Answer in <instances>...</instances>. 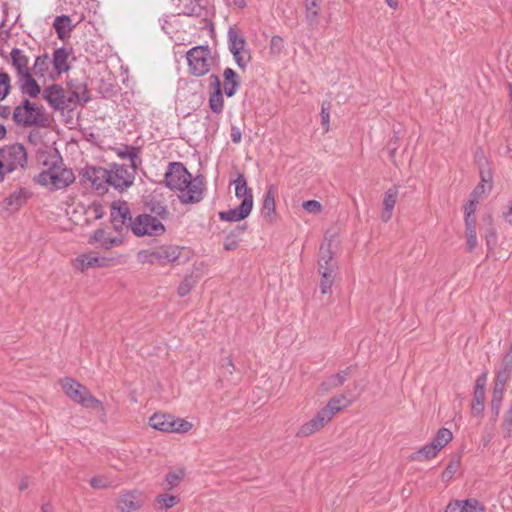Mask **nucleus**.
Returning a JSON list of instances; mask_svg holds the SVG:
<instances>
[{"mask_svg": "<svg viewBox=\"0 0 512 512\" xmlns=\"http://www.w3.org/2000/svg\"><path fill=\"white\" fill-rule=\"evenodd\" d=\"M487 381L486 374H482L476 379L475 392L485 391L484 387Z\"/></svg>", "mask_w": 512, "mask_h": 512, "instance_id": "nucleus-59", "label": "nucleus"}, {"mask_svg": "<svg viewBox=\"0 0 512 512\" xmlns=\"http://www.w3.org/2000/svg\"><path fill=\"white\" fill-rule=\"evenodd\" d=\"M176 7L178 14L186 16H201L203 12V6L199 0H176Z\"/></svg>", "mask_w": 512, "mask_h": 512, "instance_id": "nucleus-26", "label": "nucleus"}, {"mask_svg": "<svg viewBox=\"0 0 512 512\" xmlns=\"http://www.w3.org/2000/svg\"><path fill=\"white\" fill-rule=\"evenodd\" d=\"M460 466L459 460L451 461L441 475L443 482H449L455 473L458 471Z\"/></svg>", "mask_w": 512, "mask_h": 512, "instance_id": "nucleus-48", "label": "nucleus"}, {"mask_svg": "<svg viewBox=\"0 0 512 512\" xmlns=\"http://www.w3.org/2000/svg\"><path fill=\"white\" fill-rule=\"evenodd\" d=\"M67 92L69 93L71 105L81 102L86 103L89 100L87 87L83 83L70 81Z\"/></svg>", "mask_w": 512, "mask_h": 512, "instance_id": "nucleus-21", "label": "nucleus"}, {"mask_svg": "<svg viewBox=\"0 0 512 512\" xmlns=\"http://www.w3.org/2000/svg\"><path fill=\"white\" fill-rule=\"evenodd\" d=\"M188 71L196 77L206 75L211 68L212 58L208 46H195L186 53Z\"/></svg>", "mask_w": 512, "mask_h": 512, "instance_id": "nucleus-6", "label": "nucleus"}, {"mask_svg": "<svg viewBox=\"0 0 512 512\" xmlns=\"http://www.w3.org/2000/svg\"><path fill=\"white\" fill-rule=\"evenodd\" d=\"M302 207L305 211L311 214H319L322 211V205L317 200H308L303 202Z\"/></svg>", "mask_w": 512, "mask_h": 512, "instance_id": "nucleus-53", "label": "nucleus"}, {"mask_svg": "<svg viewBox=\"0 0 512 512\" xmlns=\"http://www.w3.org/2000/svg\"><path fill=\"white\" fill-rule=\"evenodd\" d=\"M224 88L223 93L227 97H232L236 94L240 87V78L238 74L231 68H226L223 72Z\"/></svg>", "mask_w": 512, "mask_h": 512, "instance_id": "nucleus-22", "label": "nucleus"}, {"mask_svg": "<svg viewBox=\"0 0 512 512\" xmlns=\"http://www.w3.org/2000/svg\"><path fill=\"white\" fill-rule=\"evenodd\" d=\"M332 252L330 250V243L321 244L319 251L318 270H333L332 265Z\"/></svg>", "mask_w": 512, "mask_h": 512, "instance_id": "nucleus-33", "label": "nucleus"}, {"mask_svg": "<svg viewBox=\"0 0 512 512\" xmlns=\"http://www.w3.org/2000/svg\"><path fill=\"white\" fill-rule=\"evenodd\" d=\"M476 202H477V199L475 198H472L469 200V202L466 204L465 206V216H472L474 215L475 211H476Z\"/></svg>", "mask_w": 512, "mask_h": 512, "instance_id": "nucleus-58", "label": "nucleus"}, {"mask_svg": "<svg viewBox=\"0 0 512 512\" xmlns=\"http://www.w3.org/2000/svg\"><path fill=\"white\" fill-rule=\"evenodd\" d=\"M502 431L505 437L512 436V413L507 411L504 417V421L502 423Z\"/></svg>", "mask_w": 512, "mask_h": 512, "instance_id": "nucleus-55", "label": "nucleus"}, {"mask_svg": "<svg viewBox=\"0 0 512 512\" xmlns=\"http://www.w3.org/2000/svg\"><path fill=\"white\" fill-rule=\"evenodd\" d=\"M28 163L26 148L15 143L6 145L0 149V182L6 174L12 173L18 169H25Z\"/></svg>", "mask_w": 512, "mask_h": 512, "instance_id": "nucleus-2", "label": "nucleus"}, {"mask_svg": "<svg viewBox=\"0 0 512 512\" xmlns=\"http://www.w3.org/2000/svg\"><path fill=\"white\" fill-rule=\"evenodd\" d=\"M445 512H485V507L475 498L452 500L446 506Z\"/></svg>", "mask_w": 512, "mask_h": 512, "instance_id": "nucleus-16", "label": "nucleus"}, {"mask_svg": "<svg viewBox=\"0 0 512 512\" xmlns=\"http://www.w3.org/2000/svg\"><path fill=\"white\" fill-rule=\"evenodd\" d=\"M504 391H505V385L494 383L492 400H491V408L496 416H498L500 408H501Z\"/></svg>", "mask_w": 512, "mask_h": 512, "instance_id": "nucleus-39", "label": "nucleus"}, {"mask_svg": "<svg viewBox=\"0 0 512 512\" xmlns=\"http://www.w3.org/2000/svg\"><path fill=\"white\" fill-rule=\"evenodd\" d=\"M209 108L215 114L222 113L224 109V98L222 90L213 91L209 97Z\"/></svg>", "mask_w": 512, "mask_h": 512, "instance_id": "nucleus-42", "label": "nucleus"}, {"mask_svg": "<svg viewBox=\"0 0 512 512\" xmlns=\"http://www.w3.org/2000/svg\"><path fill=\"white\" fill-rule=\"evenodd\" d=\"M352 370V367H347L346 369L331 376L327 383L321 384L319 390L324 393L328 391L329 387H339L343 385L345 381L350 377Z\"/></svg>", "mask_w": 512, "mask_h": 512, "instance_id": "nucleus-30", "label": "nucleus"}, {"mask_svg": "<svg viewBox=\"0 0 512 512\" xmlns=\"http://www.w3.org/2000/svg\"><path fill=\"white\" fill-rule=\"evenodd\" d=\"M30 196L31 193L29 190L26 188H19L3 200V209L10 213L15 212L19 210L23 204H25Z\"/></svg>", "mask_w": 512, "mask_h": 512, "instance_id": "nucleus-17", "label": "nucleus"}, {"mask_svg": "<svg viewBox=\"0 0 512 512\" xmlns=\"http://www.w3.org/2000/svg\"><path fill=\"white\" fill-rule=\"evenodd\" d=\"M198 277H194L193 275L186 276L178 286L177 293L180 297H184L192 290V288L197 284Z\"/></svg>", "mask_w": 512, "mask_h": 512, "instance_id": "nucleus-45", "label": "nucleus"}, {"mask_svg": "<svg viewBox=\"0 0 512 512\" xmlns=\"http://www.w3.org/2000/svg\"><path fill=\"white\" fill-rule=\"evenodd\" d=\"M82 179L89 183L98 194H104L110 186L107 168L86 167L82 171Z\"/></svg>", "mask_w": 512, "mask_h": 512, "instance_id": "nucleus-12", "label": "nucleus"}, {"mask_svg": "<svg viewBox=\"0 0 512 512\" xmlns=\"http://www.w3.org/2000/svg\"><path fill=\"white\" fill-rule=\"evenodd\" d=\"M111 483L112 482L107 477L102 475H98L90 479V485L94 489L107 488L111 485Z\"/></svg>", "mask_w": 512, "mask_h": 512, "instance_id": "nucleus-52", "label": "nucleus"}, {"mask_svg": "<svg viewBox=\"0 0 512 512\" xmlns=\"http://www.w3.org/2000/svg\"><path fill=\"white\" fill-rule=\"evenodd\" d=\"M251 211L250 201L241 202V204L234 209L219 212V218L227 222H237L247 218Z\"/></svg>", "mask_w": 512, "mask_h": 512, "instance_id": "nucleus-18", "label": "nucleus"}, {"mask_svg": "<svg viewBox=\"0 0 512 512\" xmlns=\"http://www.w3.org/2000/svg\"><path fill=\"white\" fill-rule=\"evenodd\" d=\"M69 56H70L69 51L64 47L58 48L54 51L52 64H53L55 71L58 74L67 72L70 69V66L68 64Z\"/></svg>", "mask_w": 512, "mask_h": 512, "instance_id": "nucleus-27", "label": "nucleus"}, {"mask_svg": "<svg viewBox=\"0 0 512 512\" xmlns=\"http://www.w3.org/2000/svg\"><path fill=\"white\" fill-rule=\"evenodd\" d=\"M320 0H306V20L310 26L318 23L319 3Z\"/></svg>", "mask_w": 512, "mask_h": 512, "instance_id": "nucleus-38", "label": "nucleus"}, {"mask_svg": "<svg viewBox=\"0 0 512 512\" xmlns=\"http://www.w3.org/2000/svg\"><path fill=\"white\" fill-rule=\"evenodd\" d=\"M51 63L52 61L50 60L47 54L38 56L35 59V63L33 66L35 74L37 76H44L45 72L48 71Z\"/></svg>", "mask_w": 512, "mask_h": 512, "instance_id": "nucleus-44", "label": "nucleus"}, {"mask_svg": "<svg viewBox=\"0 0 512 512\" xmlns=\"http://www.w3.org/2000/svg\"><path fill=\"white\" fill-rule=\"evenodd\" d=\"M130 207L125 201H115L111 205V221L115 230L121 232L124 227L131 229L133 225Z\"/></svg>", "mask_w": 512, "mask_h": 512, "instance_id": "nucleus-14", "label": "nucleus"}, {"mask_svg": "<svg viewBox=\"0 0 512 512\" xmlns=\"http://www.w3.org/2000/svg\"><path fill=\"white\" fill-rule=\"evenodd\" d=\"M143 504L142 493L138 490L129 491L119 497L117 508L121 512H132L139 509Z\"/></svg>", "mask_w": 512, "mask_h": 512, "instance_id": "nucleus-15", "label": "nucleus"}, {"mask_svg": "<svg viewBox=\"0 0 512 512\" xmlns=\"http://www.w3.org/2000/svg\"><path fill=\"white\" fill-rule=\"evenodd\" d=\"M232 184L235 187V196L237 198H243L242 202L250 201V206L253 208V193L252 189L247 185L245 176L242 173L238 174Z\"/></svg>", "mask_w": 512, "mask_h": 512, "instance_id": "nucleus-24", "label": "nucleus"}, {"mask_svg": "<svg viewBox=\"0 0 512 512\" xmlns=\"http://www.w3.org/2000/svg\"><path fill=\"white\" fill-rule=\"evenodd\" d=\"M97 266H100V259L93 254H82L75 260V267L82 271L87 268Z\"/></svg>", "mask_w": 512, "mask_h": 512, "instance_id": "nucleus-37", "label": "nucleus"}, {"mask_svg": "<svg viewBox=\"0 0 512 512\" xmlns=\"http://www.w3.org/2000/svg\"><path fill=\"white\" fill-rule=\"evenodd\" d=\"M117 155L120 158L128 159L130 161L129 167L137 168L141 163L138 150L133 146H124L123 148H119L117 150Z\"/></svg>", "mask_w": 512, "mask_h": 512, "instance_id": "nucleus-34", "label": "nucleus"}, {"mask_svg": "<svg viewBox=\"0 0 512 512\" xmlns=\"http://www.w3.org/2000/svg\"><path fill=\"white\" fill-rule=\"evenodd\" d=\"M321 275L320 280V290L322 294H326L330 291L334 278H333V270H318Z\"/></svg>", "mask_w": 512, "mask_h": 512, "instance_id": "nucleus-46", "label": "nucleus"}, {"mask_svg": "<svg viewBox=\"0 0 512 512\" xmlns=\"http://www.w3.org/2000/svg\"><path fill=\"white\" fill-rule=\"evenodd\" d=\"M165 183L170 189L179 192L178 198L183 204H194L203 199V178L200 176L192 178L186 167L180 162L169 164L165 172Z\"/></svg>", "mask_w": 512, "mask_h": 512, "instance_id": "nucleus-1", "label": "nucleus"}, {"mask_svg": "<svg viewBox=\"0 0 512 512\" xmlns=\"http://www.w3.org/2000/svg\"><path fill=\"white\" fill-rule=\"evenodd\" d=\"M466 243H467V251L471 252L473 249L477 246V236H466Z\"/></svg>", "mask_w": 512, "mask_h": 512, "instance_id": "nucleus-61", "label": "nucleus"}, {"mask_svg": "<svg viewBox=\"0 0 512 512\" xmlns=\"http://www.w3.org/2000/svg\"><path fill=\"white\" fill-rule=\"evenodd\" d=\"M229 50L232 53L239 68L244 69L251 60L247 49V42L239 31L233 27L228 30Z\"/></svg>", "mask_w": 512, "mask_h": 512, "instance_id": "nucleus-9", "label": "nucleus"}, {"mask_svg": "<svg viewBox=\"0 0 512 512\" xmlns=\"http://www.w3.org/2000/svg\"><path fill=\"white\" fill-rule=\"evenodd\" d=\"M53 27L59 39L64 40L69 37L72 30L71 19L69 16H57L53 21Z\"/></svg>", "mask_w": 512, "mask_h": 512, "instance_id": "nucleus-29", "label": "nucleus"}, {"mask_svg": "<svg viewBox=\"0 0 512 512\" xmlns=\"http://www.w3.org/2000/svg\"><path fill=\"white\" fill-rule=\"evenodd\" d=\"M90 242L98 243L102 248L110 249L114 246H118L121 243V240L110 236L103 229H97L92 235Z\"/></svg>", "mask_w": 512, "mask_h": 512, "instance_id": "nucleus-28", "label": "nucleus"}, {"mask_svg": "<svg viewBox=\"0 0 512 512\" xmlns=\"http://www.w3.org/2000/svg\"><path fill=\"white\" fill-rule=\"evenodd\" d=\"M184 251V247L174 245L161 246L153 250L140 251L137 259L142 264L165 266L176 262Z\"/></svg>", "mask_w": 512, "mask_h": 512, "instance_id": "nucleus-4", "label": "nucleus"}, {"mask_svg": "<svg viewBox=\"0 0 512 512\" xmlns=\"http://www.w3.org/2000/svg\"><path fill=\"white\" fill-rule=\"evenodd\" d=\"M230 137L233 143L238 144L242 139V132L237 126H232L230 131Z\"/></svg>", "mask_w": 512, "mask_h": 512, "instance_id": "nucleus-57", "label": "nucleus"}, {"mask_svg": "<svg viewBox=\"0 0 512 512\" xmlns=\"http://www.w3.org/2000/svg\"><path fill=\"white\" fill-rule=\"evenodd\" d=\"M511 370L500 367L499 371L497 372L495 383L506 385L507 381L510 378Z\"/></svg>", "mask_w": 512, "mask_h": 512, "instance_id": "nucleus-56", "label": "nucleus"}, {"mask_svg": "<svg viewBox=\"0 0 512 512\" xmlns=\"http://www.w3.org/2000/svg\"><path fill=\"white\" fill-rule=\"evenodd\" d=\"M149 209L159 218L165 219L168 216L167 207L160 202L151 201L149 204Z\"/></svg>", "mask_w": 512, "mask_h": 512, "instance_id": "nucleus-51", "label": "nucleus"}, {"mask_svg": "<svg viewBox=\"0 0 512 512\" xmlns=\"http://www.w3.org/2000/svg\"><path fill=\"white\" fill-rule=\"evenodd\" d=\"M62 388L65 394L74 402L86 408H96L104 412L101 401L96 399L88 389L71 378L62 380Z\"/></svg>", "mask_w": 512, "mask_h": 512, "instance_id": "nucleus-5", "label": "nucleus"}, {"mask_svg": "<svg viewBox=\"0 0 512 512\" xmlns=\"http://www.w3.org/2000/svg\"><path fill=\"white\" fill-rule=\"evenodd\" d=\"M10 92V76L5 73H0V101L5 99Z\"/></svg>", "mask_w": 512, "mask_h": 512, "instance_id": "nucleus-50", "label": "nucleus"}, {"mask_svg": "<svg viewBox=\"0 0 512 512\" xmlns=\"http://www.w3.org/2000/svg\"><path fill=\"white\" fill-rule=\"evenodd\" d=\"M149 425L153 429L166 433H187L193 426L189 421L164 413L152 415L149 419Z\"/></svg>", "mask_w": 512, "mask_h": 512, "instance_id": "nucleus-7", "label": "nucleus"}, {"mask_svg": "<svg viewBox=\"0 0 512 512\" xmlns=\"http://www.w3.org/2000/svg\"><path fill=\"white\" fill-rule=\"evenodd\" d=\"M223 369H225V372L232 374L234 371V364L230 358H227L225 362L222 365Z\"/></svg>", "mask_w": 512, "mask_h": 512, "instance_id": "nucleus-64", "label": "nucleus"}, {"mask_svg": "<svg viewBox=\"0 0 512 512\" xmlns=\"http://www.w3.org/2000/svg\"><path fill=\"white\" fill-rule=\"evenodd\" d=\"M245 226H238L233 232L227 235L224 241V249L227 251H231L237 248L238 246V236L243 234L245 231Z\"/></svg>", "mask_w": 512, "mask_h": 512, "instance_id": "nucleus-43", "label": "nucleus"}, {"mask_svg": "<svg viewBox=\"0 0 512 512\" xmlns=\"http://www.w3.org/2000/svg\"><path fill=\"white\" fill-rule=\"evenodd\" d=\"M275 211V193L273 187H270L264 196L262 204V214L265 217H270Z\"/></svg>", "mask_w": 512, "mask_h": 512, "instance_id": "nucleus-40", "label": "nucleus"}, {"mask_svg": "<svg viewBox=\"0 0 512 512\" xmlns=\"http://www.w3.org/2000/svg\"><path fill=\"white\" fill-rule=\"evenodd\" d=\"M130 230L137 237L160 236L165 232V226L156 217L140 214L133 220Z\"/></svg>", "mask_w": 512, "mask_h": 512, "instance_id": "nucleus-10", "label": "nucleus"}, {"mask_svg": "<svg viewBox=\"0 0 512 512\" xmlns=\"http://www.w3.org/2000/svg\"><path fill=\"white\" fill-rule=\"evenodd\" d=\"M185 476V471L183 469H177L174 471L168 472L164 477V489L172 490L175 487L179 486Z\"/></svg>", "mask_w": 512, "mask_h": 512, "instance_id": "nucleus-36", "label": "nucleus"}, {"mask_svg": "<svg viewBox=\"0 0 512 512\" xmlns=\"http://www.w3.org/2000/svg\"><path fill=\"white\" fill-rule=\"evenodd\" d=\"M18 84L21 92L29 97L35 98L40 92V86L32 77L31 73L18 77Z\"/></svg>", "mask_w": 512, "mask_h": 512, "instance_id": "nucleus-25", "label": "nucleus"}, {"mask_svg": "<svg viewBox=\"0 0 512 512\" xmlns=\"http://www.w3.org/2000/svg\"><path fill=\"white\" fill-rule=\"evenodd\" d=\"M10 55H11L12 66L17 71V77L31 73L30 68H29V58L24 53L23 50L18 49V48H13Z\"/></svg>", "mask_w": 512, "mask_h": 512, "instance_id": "nucleus-20", "label": "nucleus"}, {"mask_svg": "<svg viewBox=\"0 0 512 512\" xmlns=\"http://www.w3.org/2000/svg\"><path fill=\"white\" fill-rule=\"evenodd\" d=\"M501 367L512 370V353L511 352H507L505 354V356L502 359Z\"/></svg>", "mask_w": 512, "mask_h": 512, "instance_id": "nucleus-60", "label": "nucleus"}, {"mask_svg": "<svg viewBox=\"0 0 512 512\" xmlns=\"http://www.w3.org/2000/svg\"><path fill=\"white\" fill-rule=\"evenodd\" d=\"M328 422L329 420L324 415H322L321 411H319L315 417H313L310 421L306 422L299 428L297 436L307 437L319 431Z\"/></svg>", "mask_w": 512, "mask_h": 512, "instance_id": "nucleus-19", "label": "nucleus"}, {"mask_svg": "<svg viewBox=\"0 0 512 512\" xmlns=\"http://www.w3.org/2000/svg\"><path fill=\"white\" fill-rule=\"evenodd\" d=\"M453 438L452 432L447 428H440L431 441L439 450L443 449Z\"/></svg>", "mask_w": 512, "mask_h": 512, "instance_id": "nucleus-41", "label": "nucleus"}, {"mask_svg": "<svg viewBox=\"0 0 512 512\" xmlns=\"http://www.w3.org/2000/svg\"><path fill=\"white\" fill-rule=\"evenodd\" d=\"M14 120L23 126H44L47 121L44 110L31 103L28 99H24L20 106L14 110Z\"/></svg>", "mask_w": 512, "mask_h": 512, "instance_id": "nucleus-8", "label": "nucleus"}, {"mask_svg": "<svg viewBox=\"0 0 512 512\" xmlns=\"http://www.w3.org/2000/svg\"><path fill=\"white\" fill-rule=\"evenodd\" d=\"M74 180L75 176L72 170L63 167L62 162L59 164L54 163L36 177L38 184L54 190L66 188L73 183Z\"/></svg>", "mask_w": 512, "mask_h": 512, "instance_id": "nucleus-3", "label": "nucleus"}, {"mask_svg": "<svg viewBox=\"0 0 512 512\" xmlns=\"http://www.w3.org/2000/svg\"><path fill=\"white\" fill-rule=\"evenodd\" d=\"M440 450L432 442L425 445L411 456L412 460L415 461H426L434 458Z\"/></svg>", "mask_w": 512, "mask_h": 512, "instance_id": "nucleus-35", "label": "nucleus"}, {"mask_svg": "<svg viewBox=\"0 0 512 512\" xmlns=\"http://www.w3.org/2000/svg\"><path fill=\"white\" fill-rule=\"evenodd\" d=\"M137 168L128 167L123 164L113 163L107 169L109 173V185L119 191L130 187L135 179Z\"/></svg>", "mask_w": 512, "mask_h": 512, "instance_id": "nucleus-11", "label": "nucleus"}, {"mask_svg": "<svg viewBox=\"0 0 512 512\" xmlns=\"http://www.w3.org/2000/svg\"><path fill=\"white\" fill-rule=\"evenodd\" d=\"M485 391H474V398L472 403V411L475 414H481L484 410Z\"/></svg>", "mask_w": 512, "mask_h": 512, "instance_id": "nucleus-47", "label": "nucleus"}, {"mask_svg": "<svg viewBox=\"0 0 512 512\" xmlns=\"http://www.w3.org/2000/svg\"><path fill=\"white\" fill-rule=\"evenodd\" d=\"M504 220L512 225V199L509 201L507 211L503 212Z\"/></svg>", "mask_w": 512, "mask_h": 512, "instance_id": "nucleus-62", "label": "nucleus"}, {"mask_svg": "<svg viewBox=\"0 0 512 512\" xmlns=\"http://www.w3.org/2000/svg\"><path fill=\"white\" fill-rule=\"evenodd\" d=\"M484 238L486 240V245L489 250H492L497 242V234L496 230L491 226L488 229H486Z\"/></svg>", "mask_w": 512, "mask_h": 512, "instance_id": "nucleus-54", "label": "nucleus"}, {"mask_svg": "<svg viewBox=\"0 0 512 512\" xmlns=\"http://www.w3.org/2000/svg\"><path fill=\"white\" fill-rule=\"evenodd\" d=\"M321 124L324 132H328L330 129V102H324L321 106Z\"/></svg>", "mask_w": 512, "mask_h": 512, "instance_id": "nucleus-49", "label": "nucleus"}, {"mask_svg": "<svg viewBox=\"0 0 512 512\" xmlns=\"http://www.w3.org/2000/svg\"><path fill=\"white\" fill-rule=\"evenodd\" d=\"M42 96L55 110H65L72 106L67 89H64L58 84H52L46 87L43 90Z\"/></svg>", "mask_w": 512, "mask_h": 512, "instance_id": "nucleus-13", "label": "nucleus"}, {"mask_svg": "<svg viewBox=\"0 0 512 512\" xmlns=\"http://www.w3.org/2000/svg\"><path fill=\"white\" fill-rule=\"evenodd\" d=\"M345 400L346 399L343 395L332 397L328 401L327 405L320 410L322 415H324L330 421L336 413L345 407Z\"/></svg>", "mask_w": 512, "mask_h": 512, "instance_id": "nucleus-31", "label": "nucleus"}, {"mask_svg": "<svg viewBox=\"0 0 512 512\" xmlns=\"http://www.w3.org/2000/svg\"><path fill=\"white\" fill-rule=\"evenodd\" d=\"M398 197V190L396 187L389 188L385 194L383 199V211L381 213V220L383 222H388L393 213V209L395 207L396 201Z\"/></svg>", "mask_w": 512, "mask_h": 512, "instance_id": "nucleus-23", "label": "nucleus"}, {"mask_svg": "<svg viewBox=\"0 0 512 512\" xmlns=\"http://www.w3.org/2000/svg\"><path fill=\"white\" fill-rule=\"evenodd\" d=\"M209 79H210L211 86L214 87V91L221 90V82L217 75L213 74L210 76Z\"/></svg>", "mask_w": 512, "mask_h": 512, "instance_id": "nucleus-63", "label": "nucleus"}, {"mask_svg": "<svg viewBox=\"0 0 512 512\" xmlns=\"http://www.w3.org/2000/svg\"><path fill=\"white\" fill-rule=\"evenodd\" d=\"M180 499L177 496L162 493L156 496L154 506L158 511H166L179 503Z\"/></svg>", "mask_w": 512, "mask_h": 512, "instance_id": "nucleus-32", "label": "nucleus"}]
</instances>
